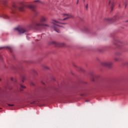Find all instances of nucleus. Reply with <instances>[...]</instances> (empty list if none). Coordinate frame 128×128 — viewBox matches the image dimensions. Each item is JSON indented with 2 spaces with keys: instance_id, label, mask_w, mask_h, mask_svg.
<instances>
[{
  "instance_id": "1",
  "label": "nucleus",
  "mask_w": 128,
  "mask_h": 128,
  "mask_svg": "<svg viewBox=\"0 0 128 128\" xmlns=\"http://www.w3.org/2000/svg\"><path fill=\"white\" fill-rule=\"evenodd\" d=\"M48 22V18L46 16H42L40 18L39 22H33L29 25V28H30L38 30V26H48V25L42 24V22Z\"/></svg>"
},
{
  "instance_id": "2",
  "label": "nucleus",
  "mask_w": 128,
  "mask_h": 128,
  "mask_svg": "<svg viewBox=\"0 0 128 128\" xmlns=\"http://www.w3.org/2000/svg\"><path fill=\"white\" fill-rule=\"evenodd\" d=\"M30 8V10H32L33 12H34L36 13V6L34 5H28V6H26L24 4H22V6L19 8L21 12H24V8Z\"/></svg>"
},
{
  "instance_id": "3",
  "label": "nucleus",
  "mask_w": 128,
  "mask_h": 128,
  "mask_svg": "<svg viewBox=\"0 0 128 128\" xmlns=\"http://www.w3.org/2000/svg\"><path fill=\"white\" fill-rule=\"evenodd\" d=\"M52 24H54L53 28H54V30L56 32H60V30L58 28L57 26H60L58 25V24H62L60 22L56 20H52Z\"/></svg>"
},
{
  "instance_id": "4",
  "label": "nucleus",
  "mask_w": 128,
  "mask_h": 128,
  "mask_svg": "<svg viewBox=\"0 0 128 128\" xmlns=\"http://www.w3.org/2000/svg\"><path fill=\"white\" fill-rule=\"evenodd\" d=\"M15 30L18 32L19 34H22L24 32H26V29L24 28H14Z\"/></svg>"
},
{
  "instance_id": "5",
  "label": "nucleus",
  "mask_w": 128,
  "mask_h": 128,
  "mask_svg": "<svg viewBox=\"0 0 128 128\" xmlns=\"http://www.w3.org/2000/svg\"><path fill=\"white\" fill-rule=\"evenodd\" d=\"M102 64L104 66H106V68H111V66H112V62H102Z\"/></svg>"
},
{
  "instance_id": "6",
  "label": "nucleus",
  "mask_w": 128,
  "mask_h": 128,
  "mask_svg": "<svg viewBox=\"0 0 128 128\" xmlns=\"http://www.w3.org/2000/svg\"><path fill=\"white\" fill-rule=\"evenodd\" d=\"M52 43L54 44L55 46H65L66 44L64 43H59L56 42H52Z\"/></svg>"
},
{
  "instance_id": "7",
  "label": "nucleus",
  "mask_w": 128,
  "mask_h": 128,
  "mask_svg": "<svg viewBox=\"0 0 128 128\" xmlns=\"http://www.w3.org/2000/svg\"><path fill=\"white\" fill-rule=\"evenodd\" d=\"M64 16H66L67 18H64V19L60 20H68V18H72V15H70L68 14H64Z\"/></svg>"
},
{
  "instance_id": "8",
  "label": "nucleus",
  "mask_w": 128,
  "mask_h": 128,
  "mask_svg": "<svg viewBox=\"0 0 128 128\" xmlns=\"http://www.w3.org/2000/svg\"><path fill=\"white\" fill-rule=\"evenodd\" d=\"M116 18H118V16H114V18H112V19H108L107 20L114 22V20H116Z\"/></svg>"
},
{
  "instance_id": "9",
  "label": "nucleus",
  "mask_w": 128,
  "mask_h": 128,
  "mask_svg": "<svg viewBox=\"0 0 128 128\" xmlns=\"http://www.w3.org/2000/svg\"><path fill=\"white\" fill-rule=\"evenodd\" d=\"M2 18H6V19L9 18L8 16V15L6 14H4L3 15H2Z\"/></svg>"
},
{
  "instance_id": "10",
  "label": "nucleus",
  "mask_w": 128,
  "mask_h": 128,
  "mask_svg": "<svg viewBox=\"0 0 128 128\" xmlns=\"http://www.w3.org/2000/svg\"><path fill=\"white\" fill-rule=\"evenodd\" d=\"M83 32H88V28H87L84 27L83 28Z\"/></svg>"
},
{
  "instance_id": "11",
  "label": "nucleus",
  "mask_w": 128,
  "mask_h": 128,
  "mask_svg": "<svg viewBox=\"0 0 128 128\" xmlns=\"http://www.w3.org/2000/svg\"><path fill=\"white\" fill-rule=\"evenodd\" d=\"M20 90H22V89H24L26 88V86L22 85V84H20Z\"/></svg>"
},
{
  "instance_id": "12",
  "label": "nucleus",
  "mask_w": 128,
  "mask_h": 128,
  "mask_svg": "<svg viewBox=\"0 0 128 128\" xmlns=\"http://www.w3.org/2000/svg\"><path fill=\"white\" fill-rule=\"evenodd\" d=\"M22 82H24V80H26V76H22Z\"/></svg>"
},
{
  "instance_id": "13",
  "label": "nucleus",
  "mask_w": 128,
  "mask_h": 128,
  "mask_svg": "<svg viewBox=\"0 0 128 128\" xmlns=\"http://www.w3.org/2000/svg\"><path fill=\"white\" fill-rule=\"evenodd\" d=\"M13 6V8H18V6H16V4H14L13 6Z\"/></svg>"
},
{
  "instance_id": "14",
  "label": "nucleus",
  "mask_w": 128,
  "mask_h": 128,
  "mask_svg": "<svg viewBox=\"0 0 128 128\" xmlns=\"http://www.w3.org/2000/svg\"><path fill=\"white\" fill-rule=\"evenodd\" d=\"M114 4H112V7H111V11H112L114 10Z\"/></svg>"
},
{
  "instance_id": "15",
  "label": "nucleus",
  "mask_w": 128,
  "mask_h": 128,
  "mask_svg": "<svg viewBox=\"0 0 128 128\" xmlns=\"http://www.w3.org/2000/svg\"><path fill=\"white\" fill-rule=\"evenodd\" d=\"M14 106L12 104H8V106Z\"/></svg>"
},
{
  "instance_id": "16",
  "label": "nucleus",
  "mask_w": 128,
  "mask_h": 128,
  "mask_svg": "<svg viewBox=\"0 0 128 128\" xmlns=\"http://www.w3.org/2000/svg\"><path fill=\"white\" fill-rule=\"evenodd\" d=\"M33 73H34V74H36V70H33Z\"/></svg>"
},
{
  "instance_id": "17",
  "label": "nucleus",
  "mask_w": 128,
  "mask_h": 128,
  "mask_svg": "<svg viewBox=\"0 0 128 128\" xmlns=\"http://www.w3.org/2000/svg\"><path fill=\"white\" fill-rule=\"evenodd\" d=\"M114 60L115 62H118V58H115Z\"/></svg>"
},
{
  "instance_id": "18",
  "label": "nucleus",
  "mask_w": 128,
  "mask_h": 128,
  "mask_svg": "<svg viewBox=\"0 0 128 128\" xmlns=\"http://www.w3.org/2000/svg\"><path fill=\"white\" fill-rule=\"evenodd\" d=\"M40 2L38 0H35L34 1V2Z\"/></svg>"
},
{
  "instance_id": "19",
  "label": "nucleus",
  "mask_w": 128,
  "mask_h": 128,
  "mask_svg": "<svg viewBox=\"0 0 128 128\" xmlns=\"http://www.w3.org/2000/svg\"><path fill=\"white\" fill-rule=\"evenodd\" d=\"M7 48H8L10 50H12V48L10 47H6Z\"/></svg>"
},
{
  "instance_id": "20",
  "label": "nucleus",
  "mask_w": 128,
  "mask_h": 128,
  "mask_svg": "<svg viewBox=\"0 0 128 128\" xmlns=\"http://www.w3.org/2000/svg\"><path fill=\"white\" fill-rule=\"evenodd\" d=\"M44 68H46V70H48V66H44Z\"/></svg>"
},
{
  "instance_id": "21",
  "label": "nucleus",
  "mask_w": 128,
  "mask_h": 128,
  "mask_svg": "<svg viewBox=\"0 0 128 128\" xmlns=\"http://www.w3.org/2000/svg\"><path fill=\"white\" fill-rule=\"evenodd\" d=\"M80 70L81 72H84V69H82V68H80Z\"/></svg>"
},
{
  "instance_id": "22",
  "label": "nucleus",
  "mask_w": 128,
  "mask_h": 128,
  "mask_svg": "<svg viewBox=\"0 0 128 128\" xmlns=\"http://www.w3.org/2000/svg\"><path fill=\"white\" fill-rule=\"evenodd\" d=\"M12 12L13 13V14H14V9H12Z\"/></svg>"
},
{
  "instance_id": "23",
  "label": "nucleus",
  "mask_w": 128,
  "mask_h": 128,
  "mask_svg": "<svg viewBox=\"0 0 128 128\" xmlns=\"http://www.w3.org/2000/svg\"><path fill=\"white\" fill-rule=\"evenodd\" d=\"M76 4H78V0H77Z\"/></svg>"
},
{
  "instance_id": "24",
  "label": "nucleus",
  "mask_w": 128,
  "mask_h": 128,
  "mask_svg": "<svg viewBox=\"0 0 128 128\" xmlns=\"http://www.w3.org/2000/svg\"><path fill=\"white\" fill-rule=\"evenodd\" d=\"M88 4H87L86 6V9H88Z\"/></svg>"
},
{
  "instance_id": "25",
  "label": "nucleus",
  "mask_w": 128,
  "mask_h": 128,
  "mask_svg": "<svg viewBox=\"0 0 128 128\" xmlns=\"http://www.w3.org/2000/svg\"><path fill=\"white\" fill-rule=\"evenodd\" d=\"M2 55L0 54V60H2Z\"/></svg>"
},
{
  "instance_id": "26",
  "label": "nucleus",
  "mask_w": 128,
  "mask_h": 128,
  "mask_svg": "<svg viewBox=\"0 0 128 128\" xmlns=\"http://www.w3.org/2000/svg\"><path fill=\"white\" fill-rule=\"evenodd\" d=\"M120 53H117V56H118V55H120Z\"/></svg>"
},
{
  "instance_id": "27",
  "label": "nucleus",
  "mask_w": 128,
  "mask_h": 128,
  "mask_svg": "<svg viewBox=\"0 0 128 128\" xmlns=\"http://www.w3.org/2000/svg\"><path fill=\"white\" fill-rule=\"evenodd\" d=\"M45 34H42V36H44Z\"/></svg>"
},
{
  "instance_id": "28",
  "label": "nucleus",
  "mask_w": 128,
  "mask_h": 128,
  "mask_svg": "<svg viewBox=\"0 0 128 128\" xmlns=\"http://www.w3.org/2000/svg\"><path fill=\"white\" fill-rule=\"evenodd\" d=\"M11 80H14V78H11Z\"/></svg>"
},
{
  "instance_id": "29",
  "label": "nucleus",
  "mask_w": 128,
  "mask_h": 128,
  "mask_svg": "<svg viewBox=\"0 0 128 128\" xmlns=\"http://www.w3.org/2000/svg\"><path fill=\"white\" fill-rule=\"evenodd\" d=\"M32 104H36L35 102H32Z\"/></svg>"
},
{
  "instance_id": "30",
  "label": "nucleus",
  "mask_w": 128,
  "mask_h": 128,
  "mask_svg": "<svg viewBox=\"0 0 128 128\" xmlns=\"http://www.w3.org/2000/svg\"><path fill=\"white\" fill-rule=\"evenodd\" d=\"M2 48H0V50H2Z\"/></svg>"
},
{
  "instance_id": "31",
  "label": "nucleus",
  "mask_w": 128,
  "mask_h": 128,
  "mask_svg": "<svg viewBox=\"0 0 128 128\" xmlns=\"http://www.w3.org/2000/svg\"><path fill=\"white\" fill-rule=\"evenodd\" d=\"M110 4V1L109 2V4Z\"/></svg>"
},
{
  "instance_id": "32",
  "label": "nucleus",
  "mask_w": 128,
  "mask_h": 128,
  "mask_svg": "<svg viewBox=\"0 0 128 128\" xmlns=\"http://www.w3.org/2000/svg\"><path fill=\"white\" fill-rule=\"evenodd\" d=\"M116 44V46H118V44Z\"/></svg>"
},
{
  "instance_id": "33",
  "label": "nucleus",
  "mask_w": 128,
  "mask_h": 128,
  "mask_svg": "<svg viewBox=\"0 0 128 128\" xmlns=\"http://www.w3.org/2000/svg\"><path fill=\"white\" fill-rule=\"evenodd\" d=\"M125 8H126V5H125Z\"/></svg>"
},
{
  "instance_id": "34",
  "label": "nucleus",
  "mask_w": 128,
  "mask_h": 128,
  "mask_svg": "<svg viewBox=\"0 0 128 128\" xmlns=\"http://www.w3.org/2000/svg\"><path fill=\"white\" fill-rule=\"evenodd\" d=\"M42 84H44V82H42Z\"/></svg>"
},
{
  "instance_id": "35",
  "label": "nucleus",
  "mask_w": 128,
  "mask_h": 128,
  "mask_svg": "<svg viewBox=\"0 0 128 128\" xmlns=\"http://www.w3.org/2000/svg\"><path fill=\"white\" fill-rule=\"evenodd\" d=\"M84 2H86V0H84Z\"/></svg>"
},
{
  "instance_id": "36",
  "label": "nucleus",
  "mask_w": 128,
  "mask_h": 128,
  "mask_svg": "<svg viewBox=\"0 0 128 128\" xmlns=\"http://www.w3.org/2000/svg\"><path fill=\"white\" fill-rule=\"evenodd\" d=\"M119 6H120V4H119Z\"/></svg>"
},
{
  "instance_id": "37",
  "label": "nucleus",
  "mask_w": 128,
  "mask_h": 128,
  "mask_svg": "<svg viewBox=\"0 0 128 128\" xmlns=\"http://www.w3.org/2000/svg\"><path fill=\"white\" fill-rule=\"evenodd\" d=\"M0 80H2V79L0 78Z\"/></svg>"
},
{
  "instance_id": "38",
  "label": "nucleus",
  "mask_w": 128,
  "mask_h": 128,
  "mask_svg": "<svg viewBox=\"0 0 128 128\" xmlns=\"http://www.w3.org/2000/svg\"><path fill=\"white\" fill-rule=\"evenodd\" d=\"M128 64V62H127Z\"/></svg>"
}]
</instances>
